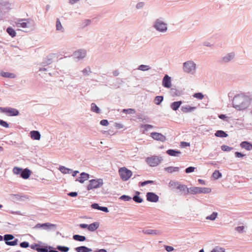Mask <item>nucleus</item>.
Wrapping results in <instances>:
<instances>
[{
	"label": "nucleus",
	"mask_w": 252,
	"mask_h": 252,
	"mask_svg": "<svg viewBox=\"0 0 252 252\" xmlns=\"http://www.w3.org/2000/svg\"><path fill=\"white\" fill-rule=\"evenodd\" d=\"M250 98L244 94L235 95L233 99L232 105L237 110L241 111L247 109L250 105Z\"/></svg>",
	"instance_id": "f257e3e1"
},
{
	"label": "nucleus",
	"mask_w": 252,
	"mask_h": 252,
	"mask_svg": "<svg viewBox=\"0 0 252 252\" xmlns=\"http://www.w3.org/2000/svg\"><path fill=\"white\" fill-rule=\"evenodd\" d=\"M153 28L158 32L165 33L167 31V24L161 19H156L153 25Z\"/></svg>",
	"instance_id": "f03ea898"
},
{
	"label": "nucleus",
	"mask_w": 252,
	"mask_h": 252,
	"mask_svg": "<svg viewBox=\"0 0 252 252\" xmlns=\"http://www.w3.org/2000/svg\"><path fill=\"white\" fill-rule=\"evenodd\" d=\"M196 63L191 60L185 62L183 64V70L187 73L193 74L196 70Z\"/></svg>",
	"instance_id": "7ed1b4c3"
},
{
	"label": "nucleus",
	"mask_w": 252,
	"mask_h": 252,
	"mask_svg": "<svg viewBox=\"0 0 252 252\" xmlns=\"http://www.w3.org/2000/svg\"><path fill=\"white\" fill-rule=\"evenodd\" d=\"M163 158L162 157L159 156H153L148 157L146 159V161L147 164L151 167H155L159 164Z\"/></svg>",
	"instance_id": "20e7f679"
},
{
	"label": "nucleus",
	"mask_w": 252,
	"mask_h": 252,
	"mask_svg": "<svg viewBox=\"0 0 252 252\" xmlns=\"http://www.w3.org/2000/svg\"><path fill=\"white\" fill-rule=\"evenodd\" d=\"M103 184L102 179H92L89 181V184L87 186V190H90L93 189L100 188Z\"/></svg>",
	"instance_id": "39448f33"
},
{
	"label": "nucleus",
	"mask_w": 252,
	"mask_h": 252,
	"mask_svg": "<svg viewBox=\"0 0 252 252\" xmlns=\"http://www.w3.org/2000/svg\"><path fill=\"white\" fill-rule=\"evenodd\" d=\"M119 173L124 181H127L132 175V172L125 167L120 168L119 169Z\"/></svg>",
	"instance_id": "423d86ee"
},
{
	"label": "nucleus",
	"mask_w": 252,
	"mask_h": 252,
	"mask_svg": "<svg viewBox=\"0 0 252 252\" xmlns=\"http://www.w3.org/2000/svg\"><path fill=\"white\" fill-rule=\"evenodd\" d=\"M169 187L173 189H176L181 191H185L187 190V193L189 192V189L187 186L180 184L178 181L171 180L169 183Z\"/></svg>",
	"instance_id": "0eeeda50"
},
{
	"label": "nucleus",
	"mask_w": 252,
	"mask_h": 252,
	"mask_svg": "<svg viewBox=\"0 0 252 252\" xmlns=\"http://www.w3.org/2000/svg\"><path fill=\"white\" fill-rule=\"evenodd\" d=\"M0 112L6 114L8 116H17L19 115V111L14 108L12 107H0Z\"/></svg>",
	"instance_id": "6e6552de"
},
{
	"label": "nucleus",
	"mask_w": 252,
	"mask_h": 252,
	"mask_svg": "<svg viewBox=\"0 0 252 252\" xmlns=\"http://www.w3.org/2000/svg\"><path fill=\"white\" fill-rule=\"evenodd\" d=\"M32 21L30 19H18L15 21V24L18 28H27L29 27L28 24Z\"/></svg>",
	"instance_id": "1a4fd4ad"
},
{
	"label": "nucleus",
	"mask_w": 252,
	"mask_h": 252,
	"mask_svg": "<svg viewBox=\"0 0 252 252\" xmlns=\"http://www.w3.org/2000/svg\"><path fill=\"white\" fill-rule=\"evenodd\" d=\"M14 238V236L12 234H5L3 237V239L5 241V243L8 246H14L17 245L18 240L15 239L12 241H9Z\"/></svg>",
	"instance_id": "9d476101"
},
{
	"label": "nucleus",
	"mask_w": 252,
	"mask_h": 252,
	"mask_svg": "<svg viewBox=\"0 0 252 252\" xmlns=\"http://www.w3.org/2000/svg\"><path fill=\"white\" fill-rule=\"evenodd\" d=\"M56 225L55 224L50 223L49 222H46L44 223H37L35 226V228H42L45 230L56 229Z\"/></svg>",
	"instance_id": "9b49d317"
},
{
	"label": "nucleus",
	"mask_w": 252,
	"mask_h": 252,
	"mask_svg": "<svg viewBox=\"0 0 252 252\" xmlns=\"http://www.w3.org/2000/svg\"><path fill=\"white\" fill-rule=\"evenodd\" d=\"M235 56L234 52L227 53L220 59V62L222 63H227L233 60Z\"/></svg>",
	"instance_id": "f8f14e48"
},
{
	"label": "nucleus",
	"mask_w": 252,
	"mask_h": 252,
	"mask_svg": "<svg viewBox=\"0 0 252 252\" xmlns=\"http://www.w3.org/2000/svg\"><path fill=\"white\" fill-rule=\"evenodd\" d=\"M150 136L155 140L163 142L166 141V137L160 133L153 132L151 133Z\"/></svg>",
	"instance_id": "ddd939ff"
},
{
	"label": "nucleus",
	"mask_w": 252,
	"mask_h": 252,
	"mask_svg": "<svg viewBox=\"0 0 252 252\" xmlns=\"http://www.w3.org/2000/svg\"><path fill=\"white\" fill-rule=\"evenodd\" d=\"M86 54L87 51L86 50L81 49L75 51L73 53V56L74 58H76L78 60H81L86 57Z\"/></svg>",
	"instance_id": "4468645a"
},
{
	"label": "nucleus",
	"mask_w": 252,
	"mask_h": 252,
	"mask_svg": "<svg viewBox=\"0 0 252 252\" xmlns=\"http://www.w3.org/2000/svg\"><path fill=\"white\" fill-rule=\"evenodd\" d=\"M147 200L151 202H157L159 200L158 196L155 193L148 192L146 193Z\"/></svg>",
	"instance_id": "2eb2a0df"
},
{
	"label": "nucleus",
	"mask_w": 252,
	"mask_h": 252,
	"mask_svg": "<svg viewBox=\"0 0 252 252\" xmlns=\"http://www.w3.org/2000/svg\"><path fill=\"white\" fill-rule=\"evenodd\" d=\"M162 86L166 88H170L171 87V78L166 74L163 77L162 82Z\"/></svg>",
	"instance_id": "dca6fc26"
},
{
	"label": "nucleus",
	"mask_w": 252,
	"mask_h": 252,
	"mask_svg": "<svg viewBox=\"0 0 252 252\" xmlns=\"http://www.w3.org/2000/svg\"><path fill=\"white\" fill-rule=\"evenodd\" d=\"M31 175V171L28 169L22 168L20 176L24 179H28Z\"/></svg>",
	"instance_id": "f3484780"
},
{
	"label": "nucleus",
	"mask_w": 252,
	"mask_h": 252,
	"mask_svg": "<svg viewBox=\"0 0 252 252\" xmlns=\"http://www.w3.org/2000/svg\"><path fill=\"white\" fill-rule=\"evenodd\" d=\"M90 177V175L85 172H82L80 174V177L78 179H76V181L79 182V183L82 184L85 181L89 179Z\"/></svg>",
	"instance_id": "a211bd4d"
},
{
	"label": "nucleus",
	"mask_w": 252,
	"mask_h": 252,
	"mask_svg": "<svg viewBox=\"0 0 252 252\" xmlns=\"http://www.w3.org/2000/svg\"><path fill=\"white\" fill-rule=\"evenodd\" d=\"M142 232L145 234L158 235L160 234V232L157 229H145L142 230Z\"/></svg>",
	"instance_id": "6ab92c4d"
},
{
	"label": "nucleus",
	"mask_w": 252,
	"mask_h": 252,
	"mask_svg": "<svg viewBox=\"0 0 252 252\" xmlns=\"http://www.w3.org/2000/svg\"><path fill=\"white\" fill-rule=\"evenodd\" d=\"M31 137L33 140H39L41 138L40 132L37 130H32L30 132Z\"/></svg>",
	"instance_id": "aec40b11"
},
{
	"label": "nucleus",
	"mask_w": 252,
	"mask_h": 252,
	"mask_svg": "<svg viewBox=\"0 0 252 252\" xmlns=\"http://www.w3.org/2000/svg\"><path fill=\"white\" fill-rule=\"evenodd\" d=\"M240 145L242 148L245 149L247 151L252 150V144L248 141H243L240 143Z\"/></svg>",
	"instance_id": "412c9836"
},
{
	"label": "nucleus",
	"mask_w": 252,
	"mask_h": 252,
	"mask_svg": "<svg viewBox=\"0 0 252 252\" xmlns=\"http://www.w3.org/2000/svg\"><path fill=\"white\" fill-rule=\"evenodd\" d=\"M75 251L77 252H91L92 250L86 246H80L75 248Z\"/></svg>",
	"instance_id": "4be33fe9"
},
{
	"label": "nucleus",
	"mask_w": 252,
	"mask_h": 252,
	"mask_svg": "<svg viewBox=\"0 0 252 252\" xmlns=\"http://www.w3.org/2000/svg\"><path fill=\"white\" fill-rule=\"evenodd\" d=\"M182 103V101L173 102L170 104V107L173 110L176 111L179 108Z\"/></svg>",
	"instance_id": "5701e85b"
},
{
	"label": "nucleus",
	"mask_w": 252,
	"mask_h": 252,
	"mask_svg": "<svg viewBox=\"0 0 252 252\" xmlns=\"http://www.w3.org/2000/svg\"><path fill=\"white\" fill-rule=\"evenodd\" d=\"M166 153L170 156L174 157H179L181 154L180 151L173 149H169L167 150Z\"/></svg>",
	"instance_id": "b1692460"
},
{
	"label": "nucleus",
	"mask_w": 252,
	"mask_h": 252,
	"mask_svg": "<svg viewBox=\"0 0 252 252\" xmlns=\"http://www.w3.org/2000/svg\"><path fill=\"white\" fill-rule=\"evenodd\" d=\"M0 75L2 77L7 78H15L16 77V75L14 73L4 71H1L0 73Z\"/></svg>",
	"instance_id": "393cba45"
},
{
	"label": "nucleus",
	"mask_w": 252,
	"mask_h": 252,
	"mask_svg": "<svg viewBox=\"0 0 252 252\" xmlns=\"http://www.w3.org/2000/svg\"><path fill=\"white\" fill-rule=\"evenodd\" d=\"M99 226L98 222H94L88 225V230L90 231H94L96 230Z\"/></svg>",
	"instance_id": "a878e982"
},
{
	"label": "nucleus",
	"mask_w": 252,
	"mask_h": 252,
	"mask_svg": "<svg viewBox=\"0 0 252 252\" xmlns=\"http://www.w3.org/2000/svg\"><path fill=\"white\" fill-rule=\"evenodd\" d=\"M59 170L64 174H70L72 172L71 169L68 168L64 166H60L59 168Z\"/></svg>",
	"instance_id": "bb28decb"
},
{
	"label": "nucleus",
	"mask_w": 252,
	"mask_h": 252,
	"mask_svg": "<svg viewBox=\"0 0 252 252\" xmlns=\"http://www.w3.org/2000/svg\"><path fill=\"white\" fill-rule=\"evenodd\" d=\"M179 169L180 168L178 167L169 166L164 168V170L168 173H173V172L179 171Z\"/></svg>",
	"instance_id": "cd10ccee"
},
{
	"label": "nucleus",
	"mask_w": 252,
	"mask_h": 252,
	"mask_svg": "<svg viewBox=\"0 0 252 252\" xmlns=\"http://www.w3.org/2000/svg\"><path fill=\"white\" fill-rule=\"evenodd\" d=\"M56 30L62 32H64V29L63 28L59 19H57L56 23Z\"/></svg>",
	"instance_id": "c85d7f7f"
},
{
	"label": "nucleus",
	"mask_w": 252,
	"mask_h": 252,
	"mask_svg": "<svg viewBox=\"0 0 252 252\" xmlns=\"http://www.w3.org/2000/svg\"><path fill=\"white\" fill-rule=\"evenodd\" d=\"M135 193L136 194L133 197L132 199L136 203H141L143 201V199L139 196L140 194V192L136 191Z\"/></svg>",
	"instance_id": "c756f323"
},
{
	"label": "nucleus",
	"mask_w": 252,
	"mask_h": 252,
	"mask_svg": "<svg viewBox=\"0 0 252 252\" xmlns=\"http://www.w3.org/2000/svg\"><path fill=\"white\" fill-rule=\"evenodd\" d=\"M169 93L172 96H176L180 95V92L175 88L170 89Z\"/></svg>",
	"instance_id": "7c9ffc66"
},
{
	"label": "nucleus",
	"mask_w": 252,
	"mask_h": 252,
	"mask_svg": "<svg viewBox=\"0 0 252 252\" xmlns=\"http://www.w3.org/2000/svg\"><path fill=\"white\" fill-rule=\"evenodd\" d=\"M215 135L218 137H226L228 136V134L224 131L221 130H217L215 133Z\"/></svg>",
	"instance_id": "2f4dec72"
},
{
	"label": "nucleus",
	"mask_w": 252,
	"mask_h": 252,
	"mask_svg": "<svg viewBox=\"0 0 252 252\" xmlns=\"http://www.w3.org/2000/svg\"><path fill=\"white\" fill-rule=\"evenodd\" d=\"M73 239L77 241L83 242L86 240V238L84 236L75 234L73 236Z\"/></svg>",
	"instance_id": "473e14b6"
},
{
	"label": "nucleus",
	"mask_w": 252,
	"mask_h": 252,
	"mask_svg": "<svg viewBox=\"0 0 252 252\" xmlns=\"http://www.w3.org/2000/svg\"><path fill=\"white\" fill-rule=\"evenodd\" d=\"M189 192L195 194L197 193H200V187H191L189 189Z\"/></svg>",
	"instance_id": "72a5a7b5"
},
{
	"label": "nucleus",
	"mask_w": 252,
	"mask_h": 252,
	"mask_svg": "<svg viewBox=\"0 0 252 252\" xmlns=\"http://www.w3.org/2000/svg\"><path fill=\"white\" fill-rule=\"evenodd\" d=\"M0 5L7 10L10 9L11 3L8 1H1L0 2Z\"/></svg>",
	"instance_id": "f704fd0d"
},
{
	"label": "nucleus",
	"mask_w": 252,
	"mask_h": 252,
	"mask_svg": "<svg viewBox=\"0 0 252 252\" xmlns=\"http://www.w3.org/2000/svg\"><path fill=\"white\" fill-rule=\"evenodd\" d=\"M163 100V96L161 95L157 96L155 97L154 102L158 105H159Z\"/></svg>",
	"instance_id": "c9c22d12"
},
{
	"label": "nucleus",
	"mask_w": 252,
	"mask_h": 252,
	"mask_svg": "<svg viewBox=\"0 0 252 252\" xmlns=\"http://www.w3.org/2000/svg\"><path fill=\"white\" fill-rule=\"evenodd\" d=\"M195 108H196L195 107L187 106H183L181 108V110L183 112L188 113V112H191V111H193L195 109Z\"/></svg>",
	"instance_id": "e433bc0d"
},
{
	"label": "nucleus",
	"mask_w": 252,
	"mask_h": 252,
	"mask_svg": "<svg viewBox=\"0 0 252 252\" xmlns=\"http://www.w3.org/2000/svg\"><path fill=\"white\" fill-rule=\"evenodd\" d=\"M6 32L12 37H14L16 35V32L15 31L10 27L7 28Z\"/></svg>",
	"instance_id": "4c0bfd02"
},
{
	"label": "nucleus",
	"mask_w": 252,
	"mask_h": 252,
	"mask_svg": "<svg viewBox=\"0 0 252 252\" xmlns=\"http://www.w3.org/2000/svg\"><path fill=\"white\" fill-rule=\"evenodd\" d=\"M91 111L97 114L100 113V109L94 103H92L91 104Z\"/></svg>",
	"instance_id": "58836bf2"
},
{
	"label": "nucleus",
	"mask_w": 252,
	"mask_h": 252,
	"mask_svg": "<svg viewBox=\"0 0 252 252\" xmlns=\"http://www.w3.org/2000/svg\"><path fill=\"white\" fill-rule=\"evenodd\" d=\"M12 199L17 201H24L26 198L25 196H21L19 194H12Z\"/></svg>",
	"instance_id": "ea45409f"
},
{
	"label": "nucleus",
	"mask_w": 252,
	"mask_h": 252,
	"mask_svg": "<svg viewBox=\"0 0 252 252\" xmlns=\"http://www.w3.org/2000/svg\"><path fill=\"white\" fill-rule=\"evenodd\" d=\"M222 177V174L218 170H216L212 174V177L215 179H218Z\"/></svg>",
	"instance_id": "a19ab883"
},
{
	"label": "nucleus",
	"mask_w": 252,
	"mask_h": 252,
	"mask_svg": "<svg viewBox=\"0 0 252 252\" xmlns=\"http://www.w3.org/2000/svg\"><path fill=\"white\" fill-rule=\"evenodd\" d=\"M151 69V67L147 65L141 64L138 66L137 69L143 71H148Z\"/></svg>",
	"instance_id": "79ce46f5"
},
{
	"label": "nucleus",
	"mask_w": 252,
	"mask_h": 252,
	"mask_svg": "<svg viewBox=\"0 0 252 252\" xmlns=\"http://www.w3.org/2000/svg\"><path fill=\"white\" fill-rule=\"evenodd\" d=\"M81 72H82L84 76H89L91 73H92V71L90 66H88L84 69H83Z\"/></svg>",
	"instance_id": "37998d69"
},
{
	"label": "nucleus",
	"mask_w": 252,
	"mask_h": 252,
	"mask_svg": "<svg viewBox=\"0 0 252 252\" xmlns=\"http://www.w3.org/2000/svg\"><path fill=\"white\" fill-rule=\"evenodd\" d=\"M218 214L217 212H213L211 215L206 217V219L211 220H214L217 218Z\"/></svg>",
	"instance_id": "c03bdc74"
},
{
	"label": "nucleus",
	"mask_w": 252,
	"mask_h": 252,
	"mask_svg": "<svg viewBox=\"0 0 252 252\" xmlns=\"http://www.w3.org/2000/svg\"><path fill=\"white\" fill-rule=\"evenodd\" d=\"M122 112L127 114H134L136 113V111L132 108L124 109L122 110Z\"/></svg>",
	"instance_id": "a18cd8bd"
},
{
	"label": "nucleus",
	"mask_w": 252,
	"mask_h": 252,
	"mask_svg": "<svg viewBox=\"0 0 252 252\" xmlns=\"http://www.w3.org/2000/svg\"><path fill=\"white\" fill-rule=\"evenodd\" d=\"M56 248L61 252H67L69 250L68 247L63 246H58Z\"/></svg>",
	"instance_id": "49530a36"
},
{
	"label": "nucleus",
	"mask_w": 252,
	"mask_h": 252,
	"mask_svg": "<svg viewBox=\"0 0 252 252\" xmlns=\"http://www.w3.org/2000/svg\"><path fill=\"white\" fill-rule=\"evenodd\" d=\"M47 247H38L36 248L37 252H49Z\"/></svg>",
	"instance_id": "de8ad7c7"
},
{
	"label": "nucleus",
	"mask_w": 252,
	"mask_h": 252,
	"mask_svg": "<svg viewBox=\"0 0 252 252\" xmlns=\"http://www.w3.org/2000/svg\"><path fill=\"white\" fill-rule=\"evenodd\" d=\"M220 148H221V150L224 152H230V151H231L233 149L232 147H229L227 145H222Z\"/></svg>",
	"instance_id": "09e8293b"
},
{
	"label": "nucleus",
	"mask_w": 252,
	"mask_h": 252,
	"mask_svg": "<svg viewBox=\"0 0 252 252\" xmlns=\"http://www.w3.org/2000/svg\"><path fill=\"white\" fill-rule=\"evenodd\" d=\"M22 168L18 167H14L13 168V172L14 174L20 175L21 171Z\"/></svg>",
	"instance_id": "8fccbe9b"
},
{
	"label": "nucleus",
	"mask_w": 252,
	"mask_h": 252,
	"mask_svg": "<svg viewBox=\"0 0 252 252\" xmlns=\"http://www.w3.org/2000/svg\"><path fill=\"white\" fill-rule=\"evenodd\" d=\"M211 189L209 188H201L200 187V193H209L211 192Z\"/></svg>",
	"instance_id": "3c124183"
},
{
	"label": "nucleus",
	"mask_w": 252,
	"mask_h": 252,
	"mask_svg": "<svg viewBox=\"0 0 252 252\" xmlns=\"http://www.w3.org/2000/svg\"><path fill=\"white\" fill-rule=\"evenodd\" d=\"M193 96L200 100L204 98V95L201 93H195L193 94Z\"/></svg>",
	"instance_id": "603ef678"
},
{
	"label": "nucleus",
	"mask_w": 252,
	"mask_h": 252,
	"mask_svg": "<svg viewBox=\"0 0 252 252\" xmlns=\"http://www.w3.org/2000/svg\"><path fill=\"white\" fill-rule=\"evenodd\" d=\"M91 23V21L89 19H86V20H84L83 22H82V27L83 28H85L86 27L90 25Z\"/></svg>",
	"instance_id": "864d4df0"
},
{
	"label": "nucleus",
	"mask_w": 252,
	"mask_h": 252,
	"mask_svg": "<svg viewBox=\"0 0 252 252\" xmlns=\"http://www.w3.org/2000/svg\"><path fill=\"white\" fill-rule=\"evenodd\" d=\"M120 199L125 201H129L132 199V198L128 195H123L120 197Z\"/></svg>",
	"instance_id": "5fc2aeb1"
},
{
	"label": "nucleus",
	"mask_w": 252,
	"mask_h": 252,
	"mask_svg": "<svg viewBox=\"0 0 252 252\" xmlns=\"http://www.w3.org/2000/svg\"><path fill=\"white\" fill-rule=\"evenodd\" d=\"M52 63V60L51 58L50 57H47V59L45 60L44 62L42 63L43 65H46L50 64Z\"/></svg>",
	"instance_id": "6e6d98bb"
},
{
	"label": "nucleus",
	"mask_w": 252,
	"mask_h": 252,
	"mask_svg": "<svg viewBox=\"0 0 252 252\" xmlns=\"http://www.w3.org/2000/svg\"><path fill=\"white\" fill-rule=\"evenodd\" d=\"M141 127L144 128L145 130L147 131L149 129L153 128L154 126L149 124H145L142 125Z\"/></svg>",
	"instance_id": "4d7b16f0"
},
{
	"label": "nucleus",
	"mask_w": 252,
	"mask_h": 252,
	"mask_svg": "<svg viewBox=\"0 0 252 252\" xmlns=\"http://www.w3.org/2000/svg\"><path fill=\"white\" fill-rule=\"evenodd\" d=\"M211 252H225V251L222 248L216 247L212 250Z\"/></svg>",
	"instance_id": "13d9d810"
},
{
	"label": "nucleus",
	"mask_w": 252,
	"mask_h": 252,
	"mask_svg": "<svg viewBox=\"0 0 252 252\" xmlns=\"http://www.w3.org/2000/svg\"><path fill=\"white\" fill-rule=\"evenodd\" d=\"M153 183H154L153 181L147 180V181H145L144 182H140V184L141 187H143L147 184H153Z\"/></svg>",
	"instance_id": "bf43d9fd"
},
{
	"label": "nucleus",
	"mask_w": 252,
	"mask_h": 252,
	"mask_svg": "<svg viewBox=\"0 0 252 252\" xmlns=\"http://www.w3.org/2000/svg\"><path fill=\"white\" fill-rule=\"evenodd\" d=\"M195 169V168L194 167L189 166L185 169V172L186 173H190L193 172L194 171Z\"/></svg>",
	"instance_id": "052dcab7"
},
{
	"label": "nucleus",
	"mask_w": 252,
	"mask_h": 252,
	"mask_svg": "<svg viewBox=\"0 0 252 252\" xmlns=\"http://www.w3.org/2000/svg\"><path fill=\"white\" fill-rule=\"evenodd\" d=\"M0 125L4 127H9V124L6 121L2 120H0Z\"/></svg>",
	"instance_id": "680f3d73"
},
{
	"label": "nucleus",
	"mask_w": 252,
	"mask_h": 252,
	"mask_svg": "<svg viewBox=\"0 0 252 252\" xmlns=\"http://www.w3.org/2000/svg\"><path fill=\"white\" fill-rule=\"evenodd\" d=\"M145 5V3L144 2H139L137 3L136 5V8L137 9H140L143 8Z\"/></svg>",
	"instance_id": "e2e57ef3"
},
{
	"label": "nucleus",
	"mask_w": 252,
	"mask_h": 252,
	"mask_svg": "<svg viewBox=\"0 0 252 252\" xmlns=\"http://www.w3.org/2000/svg\"><path fill=\"white\" fill-rule=\"evenodd\" d=\"M20 246L22 248H27L29 246V243L26 241L23 242L20 244Z\"/></svg>",
	"instance_id": "0e129e2a"
},
{
	"label": "nucleus",
	"mask_w": 252,
	"mask_h": 252,
	"mask_svg": "<svg viewBox=\"0 0 252 252\" xmlns=\"http://www.w3.org/2000/svg\"><path fill=\"white\" fill-rule=\"evenodd\" d=\"M244 229V226H237L235 228V230L239 233H242Z\"/></svg>",
	"instance_id": "69168bd1"
},
{
	"label": "nucleus",
	"mask_w": 252,
	"mask_h": 252,
	"mask_svg": "<svg viewBox=\"0 0 252 252\" xmlns=\"http://www.w3.org/2000/svg\"><path fill=\"white\" fill-rule=\"evenodd\" d=\"M100 124L103 126H107L109 124V123L107 120L103 119L100 121Z\"/></svg>",
	"instance_id": "338daca9"
},
{
	"label": "nucleus",
	"mask_w": 252,
	"mask_h": 252,
	"mask_svg": "<svg viewBox=\"0 0 252 252\" xmlns=\"http://www.w3.org/2000/svg\"><path fill=\"white\" fill-rule=\"evenodd\" d=\"M91 207L93 209L99 210L100 206L97 203H93L91 205Z\"/></svg>",
	"instance_id": "774afa93"
}]
</instances>
